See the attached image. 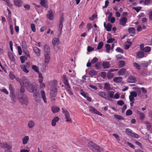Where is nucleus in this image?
<instances>
[{"label": "nucleus", "mask_w": 152, "mask_h": 152, "mask_svg": "<svg viewBox=\"0 0 152 152\" xmlns=\"http://www.w3.org/2000/svg\"><path fill=\"white\" fill-rule=\"evenodd\" d=\"M22 80L23 86L28 92L32 93L33 94L38 91L36 85L31 84L26 77H22Z\"/></svg>", "instance_id": "1"}, {"label": "nucleus", "mask_w": 152, "mask_h": 152, "mask_svg": "<svg viewBox=\"0 0 152 152\" xmlns=\"http://www.w3.org/2000/svg\"><path fill=\"white\" fill-rule=\"evenodd\" d=\"M88 145L90 149L92 150L94 152H100L101 150V148L97 145L92 142H89Z\"/></svg>", "instance_id": "2"}, {"label": "nucleus", "mask_w": 152, "mask_h": 152, "mask_svg": "<svg viewBox=\"0 0 152 152\" xmlns=\"http://www.w3.org/2000/svg\"><path fill=\"white\" fill-rule=\"evenodd\" d=\"M56 80L54 81L51 85V90L50 93V97H55L56 96L57 93V89L56 85Z\"/></svg>", "instance_id": "3"}, {"label": "nucleus", "mask_w": 152, "mask_h": 152, "mask_svg": "<svg viewBox=\"0 0 152 152\" xmlns=\"http://www.w3.org/2000/svg\"><path fill=\"white\" fill-rule=\"evenodd\" d=\"M63 79L64 83L66 86V90L67 91L69 95H72L73 93L71 91V88L65 75H64L63 76Z\"/></svg>", "instance_id": "4"}, {"label": "nucleus", "mask_w": 152, "mask_h": 152, "mask_svg": "<svg viewBox=\"0 0 152 152\" xmlns=\"http://www.w3.org/2000/svg\"><path fill=\"white\" fill-rule=\"evenodd\" d=\"M19 101L22 104L27 105L28 101L27 97L25 95L19 98Z\"/></svg>", "instance_id": "5"}, {"label": "nucleus", "mask_w": 152, "mask_h": 152, "mask_svg": "<svg viewBox=\"0 0 152 152\" xmlns=\"http://www.w3.org/2000/svg\"><path fill=\"white\" fill-rule=\"evenodd\" d=\"M33 96L35 101L37 102H39L41 100V98L39 96V94L38 91L33 94Z\"/></svg>", "instance_id": "6"}, {"label": "nucleus", "mask_w": 152, "mask_h": 152, "mask_svg": "<svg viewBox=\"0 0 152 152\" xmlns=\"http://www.w3.org/2000/svg\"><path fill=\"white\" fill-rule=\"evenodd\" d=\"M59 43V40L58 38L54 37L53 39L52 44L53 45L54 47L57 46Z\"/></svg>", "instance_id": "7"}, {"label": "nucleus", "mask_w": 152, "mask_h": 152, "mask_svg": "<svg viewBox=\"0 0 152 152\" xmlns=\"http://www.w3.org/2000/svg\"><path fill=\"white\" fill-rule=\"evenodd\" d=\"M44 56L45 63L46 64L48 63L50 59V53H45Z\"/></svg>", "instance_id": "8"}, {"label": "nucleus", "mask_w": 152, "mask_h": 152, "mask_svg": "<svg viewBox=\"0 0 152 152\" xmlns=\"http://www.w3.org/2000/svg\"><path fill=\"white\" fill-rule=\"evenodd\" d=\"M89 110L90 111L92 112H93L94 113L97 114L98 115H102V114L98 111L96 110L95 108L91 107H89Z\"/></svg>", "instance_id": "9"}, {"label": "nucleus", "mask_w": 152, "mask_h": 152, "mask_svg": "<svg viewBox=\"0 0 152 152\" xmlns=\"http://www.w3.org/2000/svg\"><path fill=\"white\" fill-rule=\"evenodd\" d=\"M127 19L126 17H123L120 19L119 23L121 25L124 26L127 22Z\"/></svg>", "instance_id": "10"}, {"label": "nucleus", "mask_w": 152, "mask_h": 152, "mask_svg": "<svg viewBox=\"0 0 152 152\" xmlns=\"http://www.w3.org/2000/svg\"><path fill=\"white\" fill-rule=\"evenodd\" d=\"M136 55L138 58H141L145 57V56L144 53L142 51L138 52L136 54Z\"/></svg>", "instance_id": "11"}, {"label": "nucleus", "mask_w": 152, "mask_h": 152, "mask_svg": "<svg viewBox=\"0 0 152 152\" xmlns=\"http://www.w3.org/2000/svg\"><path fill=\"white\" fill-rule=\"evenodd\" d=\"M98 94L99 96H101L105 99H109L108 96L106 94L103 92H99L98 93Z\"/></svg>", "instance_id": "12"}, {"label": "nucleus", "mask_w": 152, "mask_h": 152, "mask_svg": "<svg viewBox=\"0 0 152 152\" xmlns=\"http://www.w3.org/2000/svg\"><path fill=\"white\" fill-rule=\"evenodd\" d=\"M27 125L28 128L32 129L35 126V123L34 121L30 120L28 122Z\"/></svg>", "instance_id": "13"}, {"label": "nucleus", "mask_w": 152, "mask_h": 152, "mask_svg": "<svg viewBox=\"0 0 152 152\" xmlns=\"http://www.w3.org/2000/svg\"><path fill=\"white\" fill-rule=\"evenodd\" d=\"M13 2L16 6L18 7H21L22 4V1L20 0H13Z\"/></svg>", "instance_id": "14"}, {"label": "nucleus", "mask_w": 152, "mask_h": 152, "mask_svg": "<svg viewBox=\"0 0 152 152\" xmlns=\"http://www.w3.org/2000/svg\"><path fill=\"white\" fill-rule=\"evenodd\" d=\"M40 93L42 98L43 99L44 102L45 103H47V101L45 91H41Z\"/></svg>", "instance_id": "15"}, {"label": "nucleus", "mask_w": 152, "mask_h": 152, "mask_svg": "<svg viewBox=\"0 0 152 152\" xmlns=\"http://www.w3.org/2000/svg\"><path fill=\"white\" fill-rule=\"evenodd\" d=\"M136 78L133 76L129 77L127 79V81L129 83H134L136 81Z\"/></svg>", "instance_id": "16"}, {"label": "nucleus", "mask_w": 152, "mask_h": 152, "mask_svg": "<svg viewBox=\"0 0 152 152\" xmlns=\"http://www.w3.org/2000/svg\"><path fill=\"white\" fill-rule=\"evenodd\" d=\"M48 18L50 20H53V14L52 10L48 11V14H47Z\"/></svg>", "instance_id": "17"}, {"label": "nucleus", "mask_w": 152, "mask_h": 152, "mask_svg": "<svg viewBox=\"0 0 152 152\" xmlns=\"http://www.w3.org/2000/svg\"><path fill=\"white\" fill-rule=\"evenodd\" d=\"M44 51L45 53H50V48L49 46L47 45H45L44 47Z\"/></svg>", "instance_id": "18"}, {"label": "nucleus", "mask_w": 152, "mask_h": 152, "mask_svg": "<svg viewBox=\"0 0 152 152\" xmlns=\"http://www.w3.org/2000/svg\"><path fill=\"white\" fill-rule=\"evenodd\" d=\"M59 120L58 117L56 116L53 119L51 122V125L53 126H55L56 125V123Z\"/></svg>", "instance_id": "19"}, {"label": "nucleus", "mask_w": 152, "mask_h": 152, "mask_svg": "<svg viewBox=\"0 0 152 152\" xmlns=\"http://www.w3.org/2000/svg\"><path fill=\"white\" fill-rule=\"evenodd\" d=\"M61 109L62 110V113L65 115L66 118L70 117L69 113L67 110L63 107Z\"/></svg>", "instance_id": "20"}, {"label": "nucleus", "mask_w": 152, "mask_h": 152, "mask_svg": "<svg viewBox=\"0 0 152 152\" xmlns=\"http://www.w3.org/2000/svg\"><path fill=\"white\" fill-rule=\"evenodd\" d=\"M60 109L59 107L56 106H53L51 107V110L53 113H56L58 112L59 111Z\"/></svg>", "instance_id": "21"}, {"label": "nucleus", "mask_w": 152, "mask_h": 152, "mask_svg": "<svg viewBox=\"0 0 152 152\" xmlns=\"http://www.w3.org/2000/svg\"><path fill=\"white\" fill-rule=\"evenodd\" d=\"M104 89L106 90H112V88H111L110 84L105 83L104 85Z\"/></svg>", "instance_id": "22"}, {"label": "nucleus", "mask_w": 152, "mask_h": 152, "mask_svg": "<svg viewBox=\"0 0 152 152\" xmlns=\"http://www.w3.org/2000/svg\"><path fill=\"white\" fill-rule=\"evenodd\" d=\"M102 65L104 68V69L108 68L110 66L109 63L108 61L103 62Z\"/></svg>", "instance_id": "23"}, {"label": "nucleus", "mask_w": 152, "mask_h": 152, "mask_svg": "<svg viewBox=\"0 0 152 152\" xmlns=\"http://www.w3.org/2000/svg\"><path fill=\"white\" fill-rule=\"evenodd\" d=\"M40 4L45 8H48V5L46 2V0H41Z\"/></svg>", "instance_id": "24"}, {"label": "nucleus", "mask_w": 152, "mask_h": 152, "mask_svg": "<svg viewBox=\"0 0 152 152\" xmlns=\"http://www.w3.org/2000/svg\"><path fill=\"white\" fill-rule=\"evenodd\" d=\"M33 50L37 56H39L40 55V50L39 48L35 47L34 48Z\"/></svg>", "instance_id": "25"}, {"label": "nucleus", "mask_w": 152, "mask_h": 152, "mask_svg": "<svg viewBox=\"0 0 152 152\" xmlns=\"http://www.w3.org/2000/svg\"><path fill=\"white\" fill-rule=\"evenodd\" d=\"M126 69L124 68H122L118 72V73L119 75H123L126 72Z\"/></svg>", "instance_id": "26"}, {"label": "nucleus", "mask_w": 152, "mask_h": 152, "mask_svg": "<svg viewBox=\"0 0 152 152\" xmlns=\"http://www.w3.org/2000/svg\"><path fill=\"white\" fill-rule=\"evenodd\" d=\"M122 78L121 77H116L113 78V81L115 82L119 83L122 81Z\"/></svg>", "instance_id": "27"}, {"label": "nucleus", "mask_w": 152, "mask_h": 152, "mask_svg": "<svg viewBox=\"0 0 152 152\" xmlns=\"http://www.w3.org/2000/svg\"><path fill=\"white\" fill-rule=\"evenodd\" d=\"M29 138L28 136H25L22 139V142L23 145L26 144L28 142L29 140Z\"/></svg>", "instance_id": "28"}, {"label": "nucleus", "mask_w": 152, "mask_h": 152, "mask_svg": "<svg viewBox=\"0 0 152 152\" xmlns=\"http://www.w3.org/2000/svg\"><path fill=\"white\" fill-rule=\"evenodd\" d=\"M137 113L140 115V119L141 120H143L145 118V114L143 113L140 112L139 111H137Z\"/></svg>", "instance_id": "29"}, {"label": "nucleus", "mask_w": 152, "mask_h": 152, "mask_svg": "<svg viewBox=\"0 0 152 152\" xmlns=\"http://www.w3.org/2000/svg\"><path fill=\"white\" fill-rule=\"evenodd\" d=\"M97 73V72L93 69H91L89 72V74L92 77L95 75Z\"/></svg>", "instance_id": "30"}, {"label": "nucleus", "mask_w": 152, "mask_h": 152, "mask_svg": "<svg viewBox=\"0 0 152 152\" xmlns=\"http://www.w3.org/2000/svg\"><path fill=\"white\" fill-rule=\"evenodd\" d=\"M128 31L129 34H134L135 33V29L134 27H130L129 28Z\"/></svg>", "instance_id": "31"}, {"label": "nucleus", "mask_w": 152, "mask_h": 152, "mask_svg": "<svg viewBox=\"0 0 152 152\" xmlns=\"http://www.w3.org/2000/svg\"><path fill=\"white\" fill-rule=\"evenodd\" d=\"M20 67L22 70L26 73H27L29 72V71L26 68L25 65L23 64L22 65H20Z\"/></svg>", "instance_id": "32"}, {"label": "nucleus", "mask_w": 152, "mask_h": 152, "mask_svg": "<svg viewBox=\"0 0 152 152\" xmlns=\"http://www.w3.org/2000/svg\"><path fill=\"white\" fill-rule=\"evenodd\" d=\"M151 50V48L149 46H146L142 49V51L145 52H150Z\"/></svg>", "instance_id": "33"}, {"label": "nucleus", "mask_w": 152, "mask_h": 152, "mask_svg": "<svg viewBox=\"0 0 152 152\" xmlns=\"http://www.w3.org/2000/svg\"><path fill=\"white\" fill-rule=\"evenodd\" d=\"M125 132L127 134L131 137L132 136L133 132H132V131L129 129L127 128Z\"/></svg>", "instance_id": "34"}, {"label": "nucleus", "mask_w": 152, "mask_h": 152, "mask_svg": "<svg viewBox=\"0 0 152 152\" xmlns=\"http://www.w3.org/2000/svg\"><path fill=\"white\" fill-rule=\"evenodd\" d=\"M63 26V23H59L58 26V30L60 31V33L58 35V37L59 36V35L61 34L62 27Z\"/></svg>", "instance_id": "35"}, {"label": "nucleus", "mask_w": 152, "mask_h": 152, "mask_svg": "<svg viewBox=\"0 0 152 152\" xmlns=\"http://www.w3.org/2000/svg\"><path fill=\"white\" fill-rule=\"evenodd\" d=\"M133 66L137 69L140 70L141 69V66L140 64L135 62L133 63Z\"/></svg>", "instance_id": "36"}, {"label": "nucleus", "mask_w": 152, "mask_h": 152, "mask_svg": "<svg viewBox=\"0 0 152 152\" xmlns=\"http://www.w3.org/2000/svg\"><path fill=\"white\" fill-rule=\"evenodd\" d=\"M127 44H126L124 46L125 49L126 50L129 49L132 44V42H130L127 41Z\"/></svg>", "instance_id": "37"}, {"label": "nucleus", "mask_w": 152, "mask_h": 152, "mask_svg": "<svg viewBox=\"0 0 152 152\" xmlns=\"http://www.w3.org/2000/svg\"><path fill=\"white\" fill-rule=\"evenodd\" d=\"M8 55L9 58L12 61H14V56L11 52H9L8 53Z\"/></svg>", "instance_id": "38"}, {"label": "nucleus", "mask_w": 152, "mask_h": 152, "mask_svg": "<svg viewBox=\"0 0 152 152\" xmlns=\"http://www.w3.org/2000/svg\"><path fill=\"white\" fill-rule=\"evenodd\" d=\"M112 25L110 23H108L107 24V26L105 28L107 31H111Z\"/></svg>", "instance_id": "39"}, {"label": "nucleus", "mask_w": 152, "mask_h": 152, "mask_svg": "<svg viewBox=\"0 0 152 152\" xmlns=\"http://www.w3.org/2000/svg\"><path fill=\"white\" fill-rule=\"evenodd\" d=\"M21 45L23 50L27 49V45H26V42L25 41H23L22 42Z\"/></svg>", "instance_id": "40"}, {"label": "nucleus", "mask_w": 152, "mask_h": 152, "mask_svg": "<svg viewBox=\"0 0 152 152\" xmlns=\"http://www.w3.org/2000/svg\"><path fill=\"white\" fill-rule=\"evenodd\" d=\"M95 66L97 69H100L102 68L101 64L100 62H97L95 64Z\"/></svg>", "instance_id": "41"}, {"label": "nucleus", "mask_w": 152, "mask_h": 152, "mask_svg": "<svg viewBox=\"0 0 152 152\" xmlns=\"http://www.w3.org/2000/svg\"><path fill=\"white\" fill-rule=\"evenodd\" d=\"M109 98H113V97L114 92L113 91H109L108 92Z\"/></svg>", "instance_id": "42"}, {"label": "nucleus", "mask_w": 152, "mask_h": 152, "mask_svg": "<svg viewBox=\"0 0 152 152\" xmlns=\"http://www.w3.org/2000/svg\"><path fill=\"white\" fill-rule=\"evenodd\" d=\"M103 42H100L98 44L97 49L98 50H100V49H101V48H102V47L103 46Z\"/></svg>", "instance_id": "43"}, {"label": "nucleus", "mask_w": 152, "mask_h": 152, "mask_svg": "<svg viewBox=\"0 0 152 152\" xmlns=\"http://www.w3.org/2000/svg\"><path fill=\"white\" fill-rule=\"evenodd\" d=\"M105 48H106V52L109 53L110 50L111 49L110 45L106 44L105 45Z\"/></svg>", "instance_id": "44"}, {"label": "nucleus", "mask_w": 152, "mask_h": 152, "mask_svg": "<svg viewBox=\"0 0 152 152\" xmlns=\"http://www.w3.org/2000/svg\"><path fill=\"white\" fill-rule=\"evenodd\" d=\"M141 65L142 67H146L148 66V63L146 61H142L141 63Z\"/></svg>", "instance_id": "45"}, {"label": "nucleus", "mask_w": 152, "mask_h": 152, "mask_svg": "<svg viewBox=\"0 0 152 152\" xmlns=\"http://www.w3.org/2000/svg\"><path fill=\"white\" fill-rule=\"evenodd\" d=\"M32 69L35 71L36 72L38 73L39 72V69L38 67L35 65H32Z\"/></svg>", "instance_id": "46"}, {"label": "nucleus", "mask_w": 152, "mask_h": 152, "mask_svg": "<svg viewBox=\"0 0 152 152\" xmlns=\"http://www.w3.org/2000/svg\"><path fill=\"white\" fill-rule=\"evenodd\" d=\"M23 51L26 56L28 58L30 57L29 52L27 50V49L23 50Z\"/></svg>", "instance_id": "47"}, {"label": "nucleus", "mask_w": 152, "mask_h": 152, "mask_svg": "<svg viewBox=\"0 0 152 152\" xmlns=\"http://www.w3.org/2000/svg\"><path fill=\"white\" fill-rule=\"evenodd\" d=\"M116 51L118 53H124V51L122 49L119 47H118L116 49Z\"/></svg>", "instance_id": "48"}, {"label": "nucleus", "mask_w": 152, "mask_h": 152, "mask_svg": "<svg viewBox=\"0 0 152 152\" xmlns=\"http://www.w3.org/2000/svg\"><path fill=\"white\" fill-rule=\"evenodd\" d=\"M118 64L119 66L120 67H122L125 65V62L124 61H121L119 62Z\"/></svg>", "instance_id": "49"}, {"label": "nucleus", "mask_w": 152, "mask_h": 152, "mask_svg": "<svg viewBox=\"0 0 152 152\" xmlns=\"http://www.w3.org/2000/svg\"><path fill=\"white\" fill-rule=\"evenodd\" d=\"M113 76V74L111 73L110 72H108L107 75V78L109 79H110Z\"/></svg>", "instance_id": "50"}, {"label": "nucleus", "mask_w": 152, "mask_h": 152, "mask_svg": "<svg viewBox=\"0 0 152 152\" xmlns=\"http://www.w3.org/2000/svg\"><path fill=\"white\" fill-rule=\"evenodd\" d=\"M98 59L97 58L94 57L91 60V63L92 64H94L96 63L98 61Z\"/></svg>", "instance_id": "51"}, {"label": "nucleus", "mask_w": 152, "mask_h": 152, "mask_svg": "<svg viewBox=\"0 0 152 152\" xmlns=\"http://www.w3.org/2000/svg\"><path fill=\"white\" fill-rule=\"evenodd\" d=\"M130 95L133 97H136L137 96V93L134 91H132L130 92Z\"/></svg>", "instance_id": "52"}, {"label": "nucleus", "mask_w": 152, "mask_h": 152, "mask_svg": "<svg viewBox=\"0 0 152 152\" xmlns=\"http://www.w3.org/2000/svg\"><path fill=\"white\" fill-rule=\"evenodd\" d=\"M132 110L129 109L127 110L126 113V115L127 116H129L131 115L132 114Z\"/></svg>", "instance_id": "53"}, {"label": "nucleus", "mask_w": 152, "mask_h": 152, "mask_svg": "<svg viewBox=\"0 0 152 152\" xmlns=\"http://www.w3.org/2000/svg\"><path fill=\"white\" fill-rule=\"evenodd\" d=\"M0 91L4 93L6 95H8V92L7 91V89L5 88L1 89H0Z\"/></svg>", "instance_id": "54"}, {"label": "nucleus", "mask_w": 152, "mask_h": 152, "mask_svg": "<svg viewBox=\"0 0 152 152\" xmlns=\"http://www.w3.org/2000/svg\"><path fill=\"white\" fill-rule=\"evenodd\" d=\"M31 27L32 30L34 32L36 31L35 28V25L34 24H31Z\"/></svg>", "instance_id": "55"}, {"label": "nucleus", "mask_w": 152, "mask_h": 152, "mask_svg": "<svg viewBox=\"0 0 152 152\" xmlns=\"http://www.w3.org/2000/svg\"><path fill=\"white\" fill-rule=\"evenodd\" d=\"M117 104L119 105L122 106L124 104V102L122 100H119L117 102Z\"/></svg>", "instance_id": "56"}, {"label": "nucleus", "mask_w": 152, "mask_h": 152, "mask_svg": "<svg viewBox=\"0 0 152 152\" xmlns=\"http://www.w3.org/2000/svg\"><path fill=\"white\" fill-rule=\"evenodd\" d=\"M114 116L115 117L118 119L122 120L123 119V118L120 115H114Z\"/></svg>", "instance_id": "57"}, {"label": "nucleus", "mask_w": 152, "mask_h": 152, "mask_svg": "<svg viewBox=\"0 0 152 152\" xmlns=\"http://www.w3.org/2000/svg\"><path fill=\"white\" fill-rule=\"evenodd\" d=\"M17 48L18 50V53L19 55H21L22 53V50L20 46H18Z\"/></svg>", "instance_id": "58"}, {"label": "nucleus", "mask_w": 152, "mask_h": 152, "mask_svg": "<svg viewBox=\"0 0 152 152\" xmlns=\"http://www.w3.org/2000/svg\"><path fill=\"white\" fill-rule=\"evenodd\" d=\"M25 58H26L25 56H22L20 57V59L22 63H23L25 62Z\"/></svg>", "instance_id": "59"}, {"label": "nucleus", "mask_w": 152, "mask_h": 152, "mask_svg": "<svg viewBox=\"0 0 152 152\" xmlns=\"http://www.w3.org/2000/svg\"><path fill=\"white\" fill-rule=\"evenodd\" d=\"M109 3V2L108 1V0H106L105 2V6H103L102 8L103 9L106 8L107 7L108 5V4Z\"/></svg>", "instance_id": "60"}, {"label": "nucleus", "mask_w": 152, "mask_h": 152, "mask_svg": "<svg viewBox=\"0 0 152 152\" xmlns=\"http://www.w3.org/2000/svg\"><path fill=\"white\" fill-rule=\"evenodd\" d=\"M16 79L17 80V81L19 82L21 86L23 85L22 83V79H21V81L20 79L18 77H17L16 78Z\"/></svg>", "instance_id": "61"}, {"label": "nucleus", "mask_w": 152, "mask_h": 152, "mask_svg": "<svg viewBox=\"0 0 152 152\" xmlns=\"http://www.w3.org/2000/svg\"><path fill=\"white\" fill-rule=\"evenodd\" d=\"M115 40L113 38H110L108 39L107 41V43H111Z\"/></svg>", "instance_id": "62"}, {"label": "nucleus", "mask_w": 152, "mask_h": 152, "mask_svg": "<svg viewBox=\"0 0 152 152\" xmlns=\"http://www.w3.org/2000/svg\"><path fill=\"white\" fill-rule=\"evenodd\" d=\"M10 78L12 80L13 79L15 78V76L12 73H10L9 74Z\"/></svg>", "instance_id": "63"}, {"label": "nucleus", "mask_w": 152, "mask_h": 152, "mask_svg": "<svg viewBox=\"0 0 152 152\" xmlns=\"http://www.w3.org/2000/svg\"><path fill=\"white\" fill-rule=\"evenodd\" d=\"M131 137H134L136 138H138L139 137V135L137 134L133 133L132 136Z\"/></svg>", "instance_id": "64"}]
</instances>
